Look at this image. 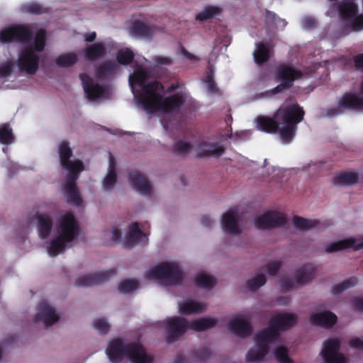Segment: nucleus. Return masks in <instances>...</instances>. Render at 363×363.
<instances>
[{
    "label": "nucleus",
    "mask_w": 363,
    "mask_h": 363,
    "mask_svg": "<svg viewBox=\"0 0 363 363\" xmlns=\"http://www.w3.org/2000/svg\"><path fill=\"white\" fill-rule=\"evenodd\" d=\"M129 84L136 103L150 114L177 111L184 101L179 94L164 97L163 86L157 81H151L150 72L142 66H137L129 76Z\"/></svg>",
    "instance_id": "nucleus-1"
},
{
    "label": "nucleus",
    "mask_w": 363,
    "mask_h": 363,
    "mask_svg": "<svg viewBox=\"0 0 363 363\" xmlns=\"http://www.w3.org/2000/svg\"><path fill=\"white\" fill-rule=\"evenodd\" d=\"M31 33L28 26H13L0 31L1 43L17 41L24 45L18 55L17 65L21 71L29 74L35 73L38 68V52L44 49L46 38V33L43 29L37 31L33 40L31 38Z\"/></svg>",
    "instance_id": "nucleus-2"
},
{
    "label": "nucleus",
    "mask_w": 363,
    "mask_h": 363,
    "mask_svg": "<svg viewBox=\"0 0 363 363\" xmlns=\"http://www.w3.org/2000/svg\"><path fill=\"white\" fill-rule=\"evenodd\" d=\"M304 111L296 102L285 103L274 115V118L259 116L255 120L257 130L278 133L281 142L288 144L294 139L297 125L303 121Z\"/></svg>",
    "instance_id": "nucleus-3"
},
{
    "label": "nucleus",
    "mask_w": 363,
    "mask_h": 363,
    "mask_svg": "<svg viewBox=\"0 0 363 363\" xmlns=\"http://www.w3.org/2000/svg\"><path fill=\"white\" fill-rule=\"evenodd\" d=\"M296 320L297 317L294 313L274 315L270 320L269 328L257 334L255 345L248 351L246 359L248 362L262 360L269 351V345L278 337L279 332L292 327Z\"/></svg>",
    "instance_id": "nucleus-4"
},
{
    "label": "nucleus",
    "mask_w": 363,
    "mask_h": 363,
    "mask_svg": "<svg viewBox=\"0 0 363 363\" xmlns=\"http://www.w3.org/2000/svg\"><path fill=\"white\" fill-rule=\"evenodd\" d=\"M78 233L79 226L74 214L70 211L61 213L56 221L51 239L45 243L48 254L55 257L62 253Z\"/></svg>",
    "instance_id": "nucleus-5"
},
{
    "label": "nucleus",
    "mask_w": 363,
    "mask_h": 363,
    "mask_svg": "<svg viewBox=\"0 0 363 363\" xmlns=\"http://www.w3.org/2000/svg\"><path fill=\"white\" fill-rule=\"evenodd\" d=\"M58 154L61 166L68 172L63 186L64 196L67 202L79 206L82 204V200L75 182L78 179L79 173L84 169V164L79 160H69L72 156V150L65 141L59 144Z\"/></svg>",
    "instance_id": "nucleus-6"
},
{
    "label": "nucleus",
    "mask_w": 363,
    "mask_h": 363,
    "mask_svg": "<svg viewBox=\"0 0 363 363\" xmlns=\"http://www.w3.org/2000/svg\"><path fill=\"white\" fill-rule=\"evenodd\" d=\"M106 353L112 362L128 358L132 363H152L153 358L139 343L125 344L116 339L108 343Z\"/></svg>",
    "instance_id": "nucleus-7"
},
{
    "label": "nucleus",
    "mask_w": 363,
    "mask_h": 363,
    "mask_svg": "<svg viewBox=\"0 0 363 363\" xmlns=\"http://www.w3.org/2000/svg\"><path fill=\"white\" fill-rule=\"evenodd\" d=\"M216 323V319L211 317L196 319L191 323L187 322L183 318H169L167 319V334L169 338L176 339L189 329L203 331L214 327Z\"/></svg>",
    "instance_id": "nucleus-8"
},
{
    "label": "nucleus",
    "mask_w": 363,
    "mask_h": 363,
    "mask_svg": "<svg viewBox=\"0 0 363 363\" xmlns=\"http://www.w3.org/2000/svg\"><path fill=\"white\" fill-rule=\"evenodd\" d=\"M357 5L353 0H346L333 4L326 14L333 17L337 13L353 30H361L363 29V14L357 15Z\"/></svg>",
    "instance_id": "nucleus-9"
},
{
    "label": "nucleus",
    "mask_w": 363,
    "mask_h": 363,
    "mask_svg": "<svg viewBox=\"0 0 363 363\" xmlns=\"http://www.w3.org/2000/svg\"><path fill=\"white\" fill-rule=\"evenodd\" d=\"M145 276L149 280L155 281L166 286L177 284L183 278L179 265L171 262L158 264L150 269Z\"/></svg>",
    "instance_id": "nucleus-10"
},
{
    "label": "nucleus",
    "mask_w": 363,
    "mask_h": 363,
    "mask_svg": "<svg viewBox=\"0 0 363 363\" xmlns=\"http://www.w3.org/2000/svg\"><path fill=\"white\" fill-rule=\"evenodd\" d=\"M360 91L363 94V79L360 84ZM342 108L363 112V96H361L353 91L345 93L338 101V108L329 110L328 115L334 116L340 114L342 113L340 111Z\"/></svg>",
    "instance_id": "nucleus-11"
},
{
    "label": "nucleus",
    "mask_w": 363,
    "mask_h": 363,
    "mask_svg": "<svg viewBox=\"0 0 363 363\" xmlns=\"http://www.w3.org/2000/svg\"><path fill=\"white\" fill-rule=\"evenodd\" d=\"M314 277V268L311 265H306L298 269L293 279L284 277L280 281V286L283 291L296 289L308 283Z\"/></svg>",
    "instance_id": "nucleus-12"
},
{
    "label": "nucleus",
    "mask_w": 363,
    "mask_h": 363,
    "mask_svg": "<svg viewBox=\"0 0 363 363\" xmlns=\"http://www.w3.org/2000/svg\"><path fill=\"white\" fill-rule=\"evenodd\" d=\"M83 88L86 96L90 101H96L99 99H106L110 94V89L104 86L89 77L86 74L80 75Z\"/></svg>",
    "instance_id": "nucleus-13"
},
{
    "label": "nucleus",
    "mask_w": 363,
    "mask_h": 363,
    "mask_svg": "<svg viewBox=\"0 0 363 363\" xmlns=\"http://www.w3.org/2000/svg\"><path fill=\"white\" fill-rule=\"evenodd\" d=\"M286 222L284 215L279 211H267L257 215L254 220L257 228L262 230L272 229L284 225Z\"/></svg>",
    "instance_id": "nucleus-14"
},
{
    "label": "nucleus",
    "mask_w": 363,
    "mask_h": 363,
    "mask_svg": "<svg viewBox=\"0 0 363 363\" xmlns=\"http://www.w3.org/2000/svg\"><path fill=\"white\" fill-rule=\"evenodd\" d=\"M339 347L340 341L336 338L325 341L320 353L323 363H347V358L340 352Z\"/></svg>",
    "instance_id": "nucleus-15"
},
{
    "label": "nucleus",
    "mask_w": 363,
    "mask_h": 363,
    "mask_svg": "<svg viewBox=\"0 0 363 363\" xmlns=\"http://www.w3.org/2000/svg\"><path fill=\"white\" fill-rule=\"evenodd\" d=\"M277 77L284 80V82L277 86L272 90L273 93H278L286 86L289 87L291 86L292 82L301 78L303 73L294 68L291 65H281L279 66L276 72Z\"/></svg>",
    "instance_id": "nucleus-16"
},
{
    "label": "nucleus",
    "mask_w": 363,
    "mask_h": 363,
    "mask_svg": "<svg viewBox=\"0 0 363 363\" xmlns=\"http://www.w3.org/2000/svg\"><path fill=\"white\" fill-rule=\"evenodd\" d=\"M240 217L238 211L231 209L223 215L221 226L226 235H235L241 233Z\"/></svg>",
    "instance_id": "nucleus-17"
},
{
    "label": "nucleus",
    "mask_w": 363,
    "mask_h": 363,
    "mask_svg": "<svg viewBox=\"0 0 363 363\" xmlns=\"http://www.w3.org/2000/svg\"><path fill=\"white\" fill-rule=\"evenodd\" d=\"M60 319V315L56 310L48 302L43 301L37 310L35 322H42L45 326L56 323Z\"/></svg>",
    "instance_id": "nucleus-18"
},
{
    "label": "nucleus",
    "mask_w": 363,
    "mask_h": 363,
    "mask_svg": "<svg viewBox=\"0 0 363 363\" xmlns=\"http://www.w3.org/2000/svg\"><path fill=\"white\" fill-rule=\"evenodd\" d=\"M250 317L247 314L238 315L230 320L228 328L238 336L245 337L250 334Z\"/></svg>",
    "instance_id": "nucleus-19"
},
{
    "label": "nucleus",
    "mask_w": 363,
    "mask_h": 363,
    "mask_svg": "<svg viewBox=\"0 0 363 363\" xmlns=\"http://www.w3.org/2000/svg\"><path fill=\"white\" fill-rule=\"evenodd\" d=\"M362 247L363 238L361 241L354 238H347L327 244L325 246V251L328 253H332L347 248L359 250Z\"/></svg>",
    "instance_id": "nucleus-20"
},
{
    "label": "nucleus",
    "mask_w": 363,
    "mask_h": 363,
    "mask_svg": "<svg viewBox=\"0 0 363 363\" xmlns=\"http://www.w3.org/2000/svg\"><path fill=\"white\" fill-rule=\"evenodd\" d=\"M129 182L131 186L140 194L150 196L153 189L149 181L138 172H132L129 174Z\"/></svg>",
    "instance_id": "nucleus-21"
},
{
    "label": "nucleus",
    "mask_w": 363,
    "mask_h": 363,
    "mask_svg": "<svg viewBox=\"0 0 363 363\" xmlns=\"http://www.w3.org/2000/svg\"><path fill=\"white\" fill-rule=\"evenodd\" d=\"M147 240L146 235L140 230L138 223H134L129 226L123 242L124 246L133 247L140 242L145 243Z\"/></svg>",
    "instance_id": "nucleus-22"
},
{
    "label": "nucleus",
    "mask_w": 363,
    "mask_h": 363,
    "mask_svg": "<svg viewBox=\"0 0 363 363\" xmlns=\"http://www.w3.org/2000/svg\"><path fill=\"white\" fill-rule=\"evenodd\" d=\"M199 156L221 155L224 152L223 147L211 140L203 141L196 146Z\"/></svg>",
    "instance_id": "nucleus-23"
},
{
    "label": "nucleus",
    "mask_w": 363,
    "mask_h": 363,
    "mask_svg": "<svg viewBox=\"0 0 363 363\" xmlns=\"http://www.w3.org/2000/svg\"><path fill=\"white\" fill-rule=\"evenodd\" d=\"M178 309L180 313L184 315L197 314L206 310V305L202 302L187 298L178 303Z\"/></svg>",
    "instance_id": "nucleus-24"
},
{
    "label": "nucleus",
    "mask_w": 363,
    "mask_h": 363,
    "mask_svg": "<svg viewBox=\"0 0 363 363\" xmlns=\"http://www.w3.org/2000/svg\"><path fill=\"white\" fill-rule=\"evenodd\" d=\"M35 218L38 220L39 236L43 239L47 238L50 235L52 228L51 216L48 214L38 211L35 213Z\"/></svg>",
    "instance_id": "nucleus-25"
},
{
    "label": "nucleus",
    "mask_w": 363,
    "mask_h": 363,
    "mask_svg": "<svg viewBox=\"0 0 363 363\" xmlns=\"http://www.w3.org/2000/svg\"><path fill=\"white\" fill-rule=\"evenodd\" d=\"M311 323L315 325L329 327L333 325L337 320L336 315L329 311L313 313L310 317Z\"/></svg>",
    "instance_id": "nucleus-26"
},
{
    "label": "nucleus",
    "mask_w": 363,
    "mask_h": 363,
    "mask_svg": "<svg viewBox=\"0 0 363 363\" xmlns=\"http://www.w3.org/2000/svg\"><path fill=\"white\" fill-rule=\"evenodd\" d=\"M116 160L113 156L108 153V167L107 173L105 175L102 185L105 190L111 189L116 182Z\"/></svg>",
    "instance_id": "nucleus-27"
},
{
    "label": "nucleus",
    "mask_w": 363,
    "mask_h": 363,
    "mask_svg": "<svg viewBox=\"0 0 363 363\" xmlns=\"http://www.w3.org/2000/svg\"><path fill=\"white\" fill-rule=\"evenodd\" d=\"M113 274L112 271L100 272L94 276H84L79 279V285L83 286H91L99 284L107 280Z\"/></svg>",
    "instance_id": "nucleus-28"
},
{
    "label": "nucleus",
    "mask_w": 363,
    "mask_h": 363,
    "mask_svg": "<svg viewBox=\"0 0 363 363\" xmlns=\"http://www.w3.org/2000/svg\"><path fill=\"white\" fill-rule=\"evenodd\" d=\"M85 57L91 61H95L106 53V45L102 43H95L85 50Z\"/></svg>",
    "instance_id": "nucleus-29"
},
{
    "label": "nucleus",
    "mask_w": 363,
    "mask_h": 363,
    "mask_svg": "<svg viewBox=\"0 0 363 363\" xmlns=\"http://www.w3.org/2000/svg\"><path fill=\"white\" fill-rule=\"evenodd\" d=\"M129 32L135 37H149L152 35L153 30L152 28L145 24L140 21H135L131 24Z\"/></svg>",
    "instance_id": "nucleus-30"
},
{
    "label": "nucleus",
    "mask_w": 363,
    "mask_h": 363,
    "mask_svg": "<svg viewBox=\"0 0 363 363\" xmlns=\"http://www.w3.org/2000/svg\"><path fill=\"white\" fill-rule=\"evenodd\" d=\"M222 9L214 5H208L203 8V9L196 15V19L198 21H203L208 19L214 18L220 15Z\"/></svg>",
    "instance_id": "nucleus-31"
},
{
    "label": "nucleus",
    "mask_w": 363,
    "mask_h": 363,
    "mask_svg": "<svg viewBox=\"0 0 363 363\" xmlns=\"http://www.w3.org/2000/svg\"><path fill=\"white\" fill-rule=\"evenodd\" d=\"M255 61L257 64H261L268 60L269 45L264 43H259L253 52Z\"/></svg>",
    "instance_id": "nucleus-32"
},
{
    "label": "nucleus",
    "mask_w": 363,
    "mask_h": 363,
    "mask_svg": "<svg viewBox=\"0 0 363 363\" xmlns=\"http://www.w3.org/2000/svg\"><path fill=\"white\" fill-rule=\"evenodd\" d=\"M118 67L113 62H106L96 70L97 79H103L118 72Z\"/></svg>",
    "instance_id": "nucleus-33"
},
{
    "label": "nucleus",
    "mask_w": 363,
    "mask_h": 363,
    "mask_svg": "<svg viewBox=\"0 0 363 363\" xmlns=\"http://www.w3.org/2000/svg\"><path fill=\"white\" fill-rule=\"evenodd\" d=\"M195 283L200 288L210 289L216 284V279L206 272H201L196 277Z\"/></svg>",
    "instance_id": "nucleus-34"
},
{
    "label": "nucleus",
    "mask_w": 363,
    "mask_h": 363,
    "mask_svg": "<svg viewBox=\"0 0 363 363\" xmlns=\"http://www.w3.org/2000/svg\"><path fill=\"white\" fill-rule=\"evenodd\" d=\"M358 176L354 172L340 173L337 174L334 179V183L337 185L345 186L351 185L357 183Z\"/></svg>",
    "instance_id": "nucleus-35"
},
{
    "label": "nucleus",
    "mask_w": 363,
    "mask_h": 363,
    "mask_svg": "<svg viewBox=\"0 0 363 363\" xmlns=\"http://www.w3.org/2000/svg\"><path fill=\"white\" fill-rule=\"evenodd\" d=\"M77 55L74 52L65 53L58 56L55 59V63L58 67H68L77 62Z\"/></svg>",
    "instance_id": "nucleus-36"
},
{
    "label": "nucleus",
    "mask_w": 363,
    "mask_h": 363,
    "mask_svg": "<svg viewBox=\"0 0 363 363\" xmlns=\"http://www.w3.org/2000/svg\"><path fill=\"white\" fill-rule=\"evenodd\" d=\"M121 238V230L114 228L111 230H107L103 233V245H111L118 241Z\"/></svg>",
    "instance_id": "nucleus-37"
},
{
    "label": "nucleus",
    "mask_w": 363,
    "mask_h": 363,
    "mask_svg": "<svg viewBox=\"0 0 363 363\" xmlns=\"http://www.w3.org/2000/svg\"><path fill=\"white\" fill-rule=\"evenodd\" d=\"M14 136L11 128L8 124L0 125V143L5 145L13 143Z\"/></svg>",
    "instance_id": "nucleus-38"
},
{
    "label": "nucleus",
    "mask_w": 363,
    "mask_h": 363,
    "mask_svg": "<svg viewBox=\"0 0 363 363\" xmlns=\"http://www.w3.org/2000/svg\"><path fill=\"white\" fill-rule=\"evenodd\" d=\"M294 224L298 229L308 230L317 227L319 222L316 220H308L301 217H295Z\"/></svg>",
    "instance_id": "nucleus-39"
},
{
    "label": "nucleus",
    "mask_w": 363,
    "mask_h": 363,
    "mask_svg": "<svg viewBox=\"0 0 363 363\" xmlns=\"http://www.w3.org/2000/svg\"><path fill=\"white\" fill-rule=\"evenodd\" d=\"M265 17L266 23L269 25V26L284 28L286 25V22L284 19L277 17L276 14L272 12L267 11Z\"/></svg>",
    "instance_id": "nucleus-40"
},
{
    "label": "nucleus",
    "mask_w": 363,
    "mask_h": 363,
    "mask_svg": "<svg viewBox=\"0 0 363 363\" xmlns=\"http://www.w3.org/2000/svg\"><path fill=\"white\" fill-rule=\"evenodd\" d=\"M266 282L265 277L263 274H257L247 282V287L252 291H255L263 286Z\"/></svg>",
    "instance_id": "nucleus-41"
},
{
    "label": "nucleus",
    "mask_w": 363,
    "mask_h": 363,
    "mask_svg": "<svg viewBox=\"0 0 363 363\" xmlns=\"http://www.w3.org/2000/svg\"><path fill=\"white\" fill-rule=\"evenodd\" d=\"M134 55L131 50L128 48H122L119 50L117 54V60L120 64L128 65L133 59Z\"/></svg>",
    "instance_id": "nucleus-42"
},
{
    "label": "nucleus",
    "mask_w": 363,
    "mask_h": 363,
    "mask_svg": "<svg viewBox=\"0 0 363 363\" xmlns=\"http://www.w3.org/2000/svg\"><path fill=\"white\" fill-rule=\"evenodd\" d=\"M274 355L279 363H292L288 355V350L283 346L277 347L274 351Z\"/></svg>",
    "instance_id": "nucleus-43"
},
{
    "label": "nucleus",
    "mask_w": 363,
    "mask_h": 363,
    "mask_svg": "<svg viewBox=\"0 0 363 363\" xmlns=\"http://www.w3.org/2000/svg\"><path fill=\"white\" fill-rule=\"evenodd\" d=\"M138 287V283L136 280H124L118 285V290L121 293L126 294L131 292Z\"/></svg>",
    "instance_id": "nucleus-44"
},
{
    "label": "nucleus",
    "mask_w": 363,
    "mask_h": 363,
    "mask_svg": "<svg viewBox=\"0 0 363 363\" xmlns=\"http://www.w3.org/2000/svg\"><path fill=\"white\" fill-rule=\"evenodd\" d=\"M357 282V279L355 277H351L342 283L335 285L332 290L333 294H338L344 290H346L353 286H354Z\"/></svg>",
    "instance_id": "nucleus-45"
},
{
    "label": "nucleus",
    "mask_w": 363,
    "mask_h": 363,
    "mask_svg": "<svg viewBox=\"0 0 363 363\" xmlns=\"http://www.w3.org/2000/svg\"><path fill=\"white\" fill-rule=\"evenodd\" d=\"M21 10L23 12L33 14H40L45 12V9L37 3H30L23 5L21 7Z\"/></svg>",
    "instance_id": "nucleus-46"
},
{
    "label": "nucleus",
    "mask_w": 363,
    "mask_h": 363,
    "mask_svg": "<svg viewBox=\"0 0 363 363\" xmlns=\"http://www.w3.org/2000/svg\"><path fill=\"white\" fill-rule=\"evenodd\" d=\"M93 327L101 334H105L108 333L110 325L107 320L104 318H99L93 321Z\"/></svg>",
    "instance_id": "nucleus-47"
},
{
    "label": "nucleus",
    "mask_w": 363,
    "mask_h": 363,
    "mask_svg": "<svg viewBox=\"0 0 363 363\" xmlns=\"http://www.w3.org/2000/svg\"><path fill=\"white\" fill-rule=\"evenodd\" d=\"M213 71L212 69H210V71L207 73L206 78L205 80L208 91L211 94L216 93L217 91L216 86L213 79Z\"/></svg>",
    "instance_id": "nucleus-48"
},
{
    "label": "nucleus",
    "mask_w": 363,
    "mask_h": 363,
    "mask_svg": "<svg viewBox=\"0 0 363 363\" xmlns=\"http://www.w3.org/2000/svg\"><path fill=\"white\" fill-rule=\"evenodd\" d=\"M175 150L178 153H186L188 152L191 148V145L186 142L179 141L177 142L174 145Z\"/></svg>",
    "instance_id": "nucleus-49"
},
{
    "label": "nucleus",
    "mask_w": 363,
    "mask_h": 363,
    "mask_svg": "<svg viewBox=\"0 0 363 363\" xmlns=\"http://www.w3.org/2000/svg\"><path fill=\"white\" fill-rule=\"evenodd\" d=\"M13 66V63L11 61H9L0 66V77L8 76L12 69V67Z\"/></svg>",
    "instance_id": "nucleus-50"
},
{
    "label": "nucleus",
    "mask_w": 363,
    "mask_h": 363,
    "mask_svg": "<svg viewBox=\"0 0 363 363\" xmlns=\"http://www.w3.org/2000/svg\"><path fill=\"white\" fill-rule=\"evenodd\" d=\"M153 60L157 66L169 65L172 63L171 58L164 56H156L154 57Z\"/></svg>",
    "instance_id": "nucleus-51"
},
{
    "label": "nucleus",
    "mask_w": 363,
    "mask_h": 363,
    "mask_svg": "<svg viewBox=\"0 0 363 363\" xmlns=\"http://www.w3.org/2000/svg\"><path fill=\"white\" fill-rule=\"evenodd\" d=\"M279 267H280V264L279 262H277V261L272 262H269L266 266V269L267 270V272L269 274L274 275L278 271V269H279Z\"/></svg>",
    "instance_id": "nucleus-52"
},
{
    "label": "nucleus",
    "mask_w": 363,
    "mask_h": 363,
    "mask_svg": "<svg viewBox=\"0 0 363 363\" xmlns=\"http://www.w3.org/2000/svg\"><path fill=\"white\" fill-rule=\"evenodd\" d=\"M302 26L306 29H310L315 26V21L311 17H306L302 21Z\"/></svg>",
    "instance_id": "nucleus-53"
},
{
    "label": "nucleus",
    "mask_w": 363,
    "mask_h": 363,
    "mask_svg": "<svg viewBox=\"0 0 363 363\" xmlns=\"http://www.w3.org/2000/svg\"><path fill=\"white\" fill-rule=\"evenodd\" d=\"M350 345L351 347L363 349V338H354L350 340Z\"/></svg>",
    "instance_id": "nucleus-54"
},
{
    "label": "nucleus",
    "mask_w": 363,
    "mask_h": 363,
    "mask_svg": "<svg viewBox=\"0 0 363 363\" xmlns=\"http://www.w3.org/2000/svg\"><path fill=\"white\" fill-rule=\"evenodd\" d=\"M354 60L356 68L363 72V54L356 56Z\"/></svg>",
    "instance_id": "nucleus-55"
},
{
    "label": "nucleus",
    "mask_w": 363,
    "mask_h": 363,
    "mask_svg": "<svg viewBox=\"0 0 363 363\" xmlns=\"http://www.w3.org/2000/svg\"><path fill=\"white\" fill-rule=\"evenodd\" d=\"M354 306L360 311H363V298H357L354 301Z\"/></svg>",
    "instance_id": "nucleus-56"
},
{
    "label": "nucleus",
    "mask_w": 363,
    "mask_h": 363,
    "mask_svg": "<svg viewBox=\"0 0 363 363\" xmlns=\"http://www.w3.org/2000/svg\"><path fill=\"white\" fill-rule=\"evenodd\" d=\"M201 223L205 227H211L213 223V220L208 216H204L202 218Z\"/></svg>",
    "instance_id": "nucleus-57"
},
{
    "label": "nucleus",
    "mask_w": 363,
    "mask_h": 363,
    "mask_svg": "<svg viewBox=\"0 0 363 363\" xmlns=\"http://www.w3.org/2000/svg\"><path fill=\"white\" fill-rule=\"evenodd\" d=\"M96 34L95 32H91L90 33H86L84 35V39L87 42H92L96 39Z\"/></svg>",
    "instance_id": "nucleus-58"
},
{
    "label": "nucleus",
    "mask_w": 363,
    "mask_h": 363,
    "mask_svg": "<svg viewBox=\"0 0 363 363\" xmlns=\"http://www.w3.org/2000/svg\"><path fill=\"white\" fill-rule=\"evenodd\" d=\"M183 55L189 60H198V58L194 56L193 54L189 53L188 51L183 50H182Z\"/></svg>",
    "instance_id": "nucleus-59"
},
{
    "label": "nucleus",
    "mask_w": 363,
    "mask_h": 363,
    "mask_svg": "<svg viewBox=\"0 0 363 363\" xmlns=\"http://www.w3.org/2000/svg\"><path fill=\"white\" fill-rule=\"evenodd\" d=\"M173 363H186V360L183 357H178Z\"/></svg>",
    "instance_id": "nucleus-60"
},
{
    "label": "nucleus",
    "mask_w": 363,
    "mask_h": 363,
    "mask_svg": "<svg viewBox=\"0 0 363 363\" xmlns=\"http://www.w3.org/2000/svg\"><path fill=\"white\" fill-rule=\"evenodd\" d=\"M279 302L280 303V304L284 305V304H287L289 302V298H286L284 299H279Z\"/></svg>",
    "instance_id": "nucleus-61"
},
{
    "label": "nucleus",
    "mask_w": 363,
    "mask_h": 363,
    "mask_svg": "<svg viewBox=\"0 0 363 363\" xmlns=\"http://www.w3.org/2000/svg\"><path fill=\"white\" fill-rule=\"evenodd\" d=\"M3 355H4V350H3L2 345H0V360L2 359Z\"/></svg>",
    "instance_id": "nucleus-62"
},
{
    "label": "nucleus",
    "mask_w": 363,
    "mask_h": 363,
    "mask_svg": "<svg viewBox=\"0 0 363 363\" xmlns=\"http://www.w3.org/2000/svg\"><path fill=\"white\" fill-rule=\"evenodd\" d=\"M8 165H9V168H11V167L16 168V164L14 163H12V162H9Z\"/></svg>",
    "instance_id": "nucleus-63"
},
{
    "label": "nucleus",
    "mask_w": 363,
    "mask_h": 363,
    "mask_svg": "<svg viewBox=\"0 0 363 363\" xmlns=\"http://www.w3.org/2000/svg\"><path fill=\"white\" fill-rule=\"evenodd\" d=\"M7 150H8V147H4V148H3V152H4V153H6Z\"/></svg>",
    "instance_id": "nucleus-64"
}]
</instances>
